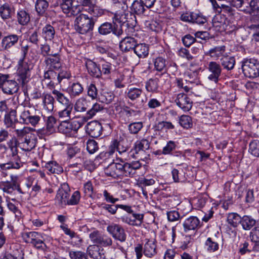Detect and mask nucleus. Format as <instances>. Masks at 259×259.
I'll list each match as a JSON object with an SVG mask.
<instances>
[{"label":"nucleus","mask_w":259,"mask_h":259,"mask_svg":"<svg viewBox=\"0 0 259 259\" xmlns=\"http://www.w3.org/2000/svg\"><path fill=\"white\" fill-rule=\"evenodd\" d=\"M20 58L15 66V78H12L10 74L0 72V89L4 94L13 95L17 93L20 87L26 89L27 84L31 79L32 71L34 64L31 61L26 58L30 46L20 42Z\"/></svg>","instance_id":"nucleus-1"},{"label":"nucleus","mask_w":259,"mask_h":259,"mask_svg":"<svg viewBox=\"0 0 259 259\" xmlns=\"http://www.w3.org/2000/svg\"><path fill=\"white\" fill-rule=\"evenodd\" d=\"M0 157L5 162L0 164V175L2 177L7 176L6 169H19L23 167L24 162L18 155L17 141L11 139L7 144H0Z\"/></svg>","instance_id":"nucleus-2"},{"label":"nucleus","mask_w":259,"mask_h":259,"mask_svg":"<svg viewBox=\"0 0 259 259\" xmlns=\"http://www.w3.org/2000/svg\"><path fill=\"white\" fill-rule=\"evenodd\" d=\"M128 158H117L116 162L110 163L106 167V175L115 179L134 177L137 175V170L142 167V163L138 160L127 162Z\"/></svg>","instance_id":"nucleus-3"},{"label":"nucleus","mask_w":259,"mask_h":259,"mask_svg":"<svg viewBox=\"0 0 259 259\" xmlns=\"http://www.w3.org/2000/svg\"><path fill=\"white\" fill-rule=\"evenodd\" d=\"M22 237L24 242L37 250L46 251L49 249L47 242L49 237L43 233L36 231L25 232Z\"/></svg>","instance_id":"nucleus-4"},{"label":"nucleus","mask_w":259,"mask_h":259,"mask_svg":"<svg viewBox=\"0 0 259 259\" xmlns=\"http://www.w3.org/2000/svg\"><path fill=\"white\" fill-rule=\"evenodd\" d=\"M172 179L175 183H191L196 178V171L193 167L186 163L178 165L171 171Z\"/></svg>","instance_id":"nucleus-5"},{"label":"nucleus","mask_w":259,"mask_h":259,"mask_svg":"<svg viewBox=\"0 0 259 259\" xmlns=\"http://www.w3.org/2000/svg\"><path fill=\"white\" fill-rule=\"evenodd\" d=\"M132 137L128 134L123 133L116 139H112L110 145L114 151H117L122 157H129L128 153L132 147Z\"/></svg>","instance_id":"nucleus-6"},{"label":"nucleus","mask_w":259,"mask_h":259,"mask_svg":"<svg viewBox=\"0 0 259 259\" xmlns=\"http://www.w3.org/2000/svg\"><path fill=\"white\" fill-rule=\"evenodd\" d=\"M154 70L161 74L169 72L171 74H175L178 71V66L176 63L170 59H166L159 56L153 59Z\"/></svg>","instance_id":"nucleus-7"},{"label":"nucleus","mask_w":259,"mask_h":259,"mask_svg":"<svg viewBox=\"0 0 259 259\" xmlns=\"http://www.w3.org/2000/svg\"><path fill=\"white\" fill-rule=\"evenodd\" d=\"M242 73L246 77H259V61L255 58L246 57L240 62Z\"/></svg>","instance_id":"nucleus-8"},{"label":"nucleus","mask_w":259,"mask_h":259,"mask_svg":"<svg viewBox=\"0 0 259 259\" xmlns=\"http://www.w3.org/2000/svg\"><path fill=\"white\" fill-rule=\"evenodd\" d=\"M95 24V20L88 15L80 14L75 19L74 28L77 32L85 34L92 32Z\"/></svg>","instance_id":"nucleus-9"},{"label":"nucleus","mask_w":259,"mask_h":259,"mask_svg":"<svg viewBox=\"0 0 259 259\" xmlns=\"http://www.w3.org/2000/svg\"><path fill=\"white\" fill-rule=\"evenodd\" d=\"M135 252L137 259H141L143 255L148 258L154 257L158 253L156 242L148 239L144 246L139 243L135 247Z\"/></svg>","instance_id":"nucleus-10"},{"label":"nucleus","mask_w":259,"mask_h":259,"mask_svg":"<svg viewBox=\"0 0 259 259\" xmlns=\"http://www.w3.org/2000/svg\"><path fill=\"white\" fill-rule=\"evenodd\" d=\"M82 126L81 122L78 120L70 121L69 119L61 121L58 126L60 133L68 137H73L77 133L78 130Z\"/></svg>","instance_id":"nucleus-11"},{"label":"nucleus","mask_w":259,"mask_h":259,"mask_svg":"<svg viewBox=\"0 0 259 259\" xmlns=\"http://www.w3.org/2000/svg\"><path fill=\"white\" fill-rule=\"evenodd\" d=\"M97 33L101 36L105 37L113 35L119 38L123 34V30L121 27H118V25L106 21L98 26Z\"/></svg>","instance_id":"nucleus-12"},{"label":"nucleus","mask_w":259,"mask_h":259,"mask_svg":"<svg viewBox=\"0 0 259 259\" xmlns=\"http://www.w3.org/2000/svg\"><path fill=\"white\" fill-rule=\"evenodd\" d=\"M77 6H81L89 14L95 17L106 15L109 11L101 8L97 5V0H77Z\"/></svg>","instance_id":"nucleus-13"},{"label":"nucleus","mask_w":259,"mask_h":259,"mask_svg":"<svg viewBox=\"0 0 259 259\" xmlns=\"http://www.w3.org/2000/svg\"><path fill=\"white\" fill-rule=\"evenodd\" d=\"M22 36L16 33H7L2 36L1 47L2 50L10 52L21 42Z\"/></svg>","instance_id":"nucleus-14"},{"label":"nucleus","mask_w":259,"mask_h":259,"mask_svg":"<svg viewBox=\"0 0 259 259\" xmlns=\"http://www.w3.org/2000/svg\"><path fill=\"white\" fill-rule=\"evenodd\" d=\"M150 142L146 138H142L134 142L130 149L128 154L132 158H135L140 154L145 153L150 149Z\"/></svg>","instance_id":"nucleus-15"},{"label":"nucleus","mask_w":259,"mask_h":259,"mask_svg":"<svg viewBox=\"0 0 259 259\" xmlns=\"http://www.w3.org/2000/svg\"><path fill=\"white\" fill-rule=\"evenodd\" d=\"M105 126H108V124L104 125L97 120L92 121L87 123L86 125V132L89 136L93 138H98L105 137L107 134L104 133Z\"/></svg>","instance_id":"nucleus-16"},{"label":"nucleus","mask_w":259,"mask_h":259,"mask_svg":"<svg viewBox=\"0 0 259 259\" xmlns=\"http://www.w3.org/2000/svg\"><path fill=\"white\" fill-rule=\"evenodd\" d=\"M241 11L251 16V23L257 22L259 20V0H248Z\"/></svg>","instance_id":"nucleus-17"},{"label":"nucleus","mask_w":259,"mask_h":259,"mask_svg":"<svg viewBox=\"0 0 259 259\" xmlns=\"http://www.w3.org/2000/svg\"><path fill=\"white\" fill-rule=\"evenodd\" d=\"M16 22L22 26H27L31 21L32 12L26 7H19L15 13Z\"/></svg>","instance_id":"nucleus-18"},{"label":"nucleus","mask_w":259,"mask_h":259,"mask_svg":"<svg viewBox=\"0 0 259 259\" xmlns=\"http://www.w3.org/2000/svg\"><path fill=\"white\" fill-rule=\"evenodd\" d=\"M182 225L185 234L195 233L197 234L198 230L202 226L200 220L197 217L193 215L187 218Z\"/></svg>","instance_id":"nucleus-19"},{"label":"nucleus","mask_w":259,"mask_h":259,"mask_svg":"<svg viewBox=\"0 0 259 259\" xmlns=\"http://www.w3.org/2000/svg\"><path fill=\"white\" fill-rule=\"evenodd\" d=\"M40 120V116L35 112L33 114L29 110L24 109L19 114V122L21 124L35 126Z\"/></svg>","instance_id":"nucleus-20"},{"label":"nucleus","mask_w":259,"mask_h":259,"mask_svg":"<svg viewBox=\"0 0 259 259\" xmlns=\"http://www.w3.org/2000/svg\"><path fill=\"white\" fill-rule=\"evenodd\" d=\"M17 132L19 135L22 136V142L20 144L23 151H30L35 148L36 140L33 135L30 133L24 134L23 130H17Z\"/></svg>","instance_id":"nucleus-21"},{"label":"nucleus","mask_w":259,"mask_h":259,"mask_svg":"<svg viewBox=\"0 0 259 259\" xmlns=\"http://www.w3.org/2000/svg\"><path fill=\"white\" fill-rule=\"evenodd\" d=\"M70 191L69 186L66 183L62 184L59 188L56 195V199L60 206L64 207L68 205L70 195Z\"/></svg>","instance_id":"nucleus-22"},{"label":"nucleus","mask_w":259,"mask_h":259,"mask_svg":"<svg viewBox=\"0 0 259 259\" xmlns=\"http://www.w3.org/2000/svg\"><path fill=\"white\" fill-rule=\"evenodd\" d=\"M84 65L87 72L90 76L100 79L99 64V58L91 59L90 58L84 59Z\"/></svg>","instance_id":"nucleus-23"},{"label":"nucleus","mask_w":259,"mask_h":259,"mask_svg":"<svg viewBox=\"0 0 259 259\" xmlns=\"http://www.w3.org/2000/svg\"><path fill=\"white\" fill-rule=\"evenodd\" d=\"M90 238L95 245L101 247L109 246L112 244V240L109 236L102 235L98 231H95L90 233Z\"/></svg>","instance_id":"nucleus-24"},{"label":"nucleus","mask_w":259,"mask_h":259,"mask_svg":"<svg viewBox=\"0 0 259 259\" xmlns=\"http://www.w3.org/2000/svg\"><path fill=\"white\" fill-rule=\"evenodd\" d=\"M17 107H14L10 111L4 114L3 122L7 128H15L16 125L19 122V117H18Z\"/></svg>","instance_id":"nucleus-25"},{"label":"nucleus","mask_w":259,"mask_h":259,"mask_svg":"<svg viewBox=\"0 0 259 259\" xmlns=\"http://www.w3.org/2000/svg\"><path fill=\"white\" fill-rule=\"evenodd\" d=\"M144 214L136 213L133 210L130 214L123 215L121 218L122 222L133 226H140L143 223Z\"/></svg>","instance_id":"nucleus-26"},{"label":"nucleus","mask_w":259,"mask_h":259,"mask_svg":"<svg viewBox=\"0 0 259 259\" xmlns=\"http://www.w3.org/2000/svg\"><path fill=\"white\" fill-rule=\"evenodd\" d=\"M179 143L173 140H168L166 142V145L163 147V152L165 155H168L172 157H181L183 156L182 151L179 150Z\"/></svg>","instance_id":"nucleus-27"},{"label":"nucleus","mask_w":259,"mask_h":259,"mask_svg":"<svg viewBox=\"0 0 259 259\" xmlns=\"http://www.w3.org/2000/svg\"><path fill=\"white\" fill-rule=\"evenodd\" d=\"M107 231L113 238L121 242H124L126 239V235L124 229L119 225L113 224L107 227Z\"/></svg>","instance_id":"nucleus-28"},{"label":"nucleus","mask_w":259,"mask_h":259,"mask_svg":"<svg viewBox=\"0 0 259 259\" xmlns=\"http://www.w3.org/2000/svg\"><path fill=\"white\" fill-rule=\"evenodd\" d=\"M175 102L176 105L184 112L190 110L193 105L191 99L185 93L178 94Z\"/></svg>","instance_id":"nucleus-29"},{"label":"nucleus","mask_w":259,"mask_h":259,"mask_svg":"<svg viewBox=\"0 0 259 259\" xmlns=\"http://www.w3.org/2000/svg\"><path fill=\"white\" fill-rule=\"evenodd\" d=\"M15 14V9L12 3L5 2L0 4V17L4 21L11 19Z\"/></svg>","instance_id":"nucleus-30"},{"label":"nucleus","mask_w":259,"mask_h":259,"mask_svg":"<svg viewBox=\"0 0 259 259\" xmlns=\"http://www.w3.org/2000/svg\"><path fill=\"white\" fill-rule=\"evenodd\" d=\"M207 69L210 72L208 79L215 83H218L222 71L221 65L217 62L211 61L208 64Z\"/></svg>","instance_id":"nucleus-31"},{"label":"nucleus","mask_w":259,"mask_h":259,"mask_svg":"<svg viewBox=\"0 0 259 259\" xmlns=\"http://www.w3.org/2000/svg\"><path fill=\"white\" fill-rule=\"evenodd\" d=\"M238 246L237 253L239 255L249 254L251 252L259 253V249L254 246L252 243H250L248 240H242L239 243Z\"/></svg>","instance_id":"nucleus-32"},{"label":"nucleus","mask_w":259,"mask_h":259,"mask_svg":"<svg viewBox=\"0 0 259 259\" xmlns=\"http://www.w3.org/2000/svg\"><path fill=\"white\" fill-rule=\"evenodd\" d=\"M75 0H61L60 6L63 12L69 17L75 16L80 11L77 10V5H74Z\"/></svg>","instance_id":"nucleus-33"},{"label":"nucleus","mask_w":259,"mask_h":259,"mask_svg":"<svg viewBox=\"0 0 259 259\" xmlns=\"http://www.w3.org/2000/svg\"><path fill=\"white\" fill-rule=\"evenodd\" d=\"M44 62L48 69L53 70H59L62 66L61 56L58 53H54L49 57H46Z\"/></svg>","instance_id":"nucleus-34"},{"label":"nucleus","mask_w":259,"mask_h":259,"mask_svg":"<svg viewBox=\"0 0 259 259\" xmlns=\"http://www.w3.org/2000/svg\"><path fill=\"white\" fill-rule=\"evenodd\" d=\"M138 40L132 36H126L119 42L120 50L124 53L134 51Z\"/></svg>","instance_id":"nucleus-35"},{"label":"nucleus","mask_w":259,"mask_h":259,"mask_svg":"<svg viewBox=\"0 0 259 259\" xmlns=\"http://www.w3.org/2000/svg\"><path fill=\"white\" fill-rule=\"evenodd\" d=\"M217 234H219L218 232ZM219 239L217 233L213 236L208 237L204 243V248L208 253H213L218 251L220 248Z\"/></svg>","instance_id":"nucleus-36"},{"label":"nucleus","mask_w":259,"mask_h":259,"mask_svg":"<svg viewBox=\"0 0 259 259\" xmlns=\"http://www.w3.org/2000/svg\"><path fill=\"white\" fill-rule=\"evenodd\" d=\"M100 76V79L103 78V76L106 77L110 76L113 70V65L103 58H99Z\"/></svg>","instance_id":"nucleus-37"},{"label":"nucleus","mask_w":259,"mask_h":259,"mask_svg":"<svg viewBox=\"0 0 259 259\" xmlns=\"http://www.w3.org/2000/svg\"><path fill=\"white\" fill-rule=\"evenodd\" d=\"M10 182H7L4 184L3 191L8 193H12L17 190L20 194H24L20 187L17 177L11 176Z\"/></svg>","instance_id":"nucleus-38"},{"label":"nucleus","mask_w":259,"mask_h":259,"mask_svg":"<svg viewBox=\"0 0 259 259\" xmlns=\"http://www.w3.org/2000/svg\"><path fill=\"white\" fill-rule=\"evenodd\" d=\"M83 91V87L77 80L70 81L66 89V92L71 98L79 96Z\"/></svg>","instance_id":"nucleus-39"},{"label":"nucleus","mask_w":259,"mask_h":259,"mask_svg":"<svg viewBox=\"0 0 259 259\" xmlns=\"http://www.w3.org/2000/svg\"><path fill=\"white\" fill-rule=\"evenodd\" d=\"M87 253L93 259H104V250L97 245H92L88 247Z\"/></svg>","instance_id":"nucleus-40"},{"label":"nucleus","mask_w":259,"mask_h":259,"mask_svg":"<svg viewBox=\"0 0 259 259\" xmlns=\"http://www.w3.org/2000/svg\"><path fill=\"white\" fill-rule=\"evenodd\" d=\"M258 222L257 220L254 219L251 215H244L241 218L240 225L243 230L249 231L258 225Z\"/></svg>","instance_id":"nucleus-41"},{"label":"nucleus","mask_w":259,"mask_h":259,"mask_svg":"<svg viewBox=\"0 0 259 259\" xmlns=\"http://www.w3.org/2000/svg\"><path fill=\"white\" fill-rule=\"evenodd\" d=\"M213 201L212 199L208 195L204 194L194 198L193 203L197 209H200L204 207L209 208L211 202Z\"/></svg>","instance_id":"nucleus-42"},{"label":"nucleus","mask_w":259,"mask_h":259,"mask_svg":"<svg viewBox=\"0 0 259 259\" xmlns=\"http://www.w3.org/2000/svg\"><path fill=\"white\" fill-rule=\"evenodd\" d=\"M156 180H157L156 175L154 174H146L143 177L139 178L137 180V184L139 187L143 188L153 185L155 184Z\"/></svg>","instance_id":"nucleus-43"},{"label":"nucleus","mask_w":259,"mask_h":259,"mask_svg":"<svg viewBox=\"0 0 259 259\" xmlns=\"http://www.w3.org/2000/svg\"><path fill=\"white\" fill-rule=\"evenodd\" d=\"M221 16L224 17L226 20L229 21H233L235 19L236 15L238 13L236 12L235 10L228 6L222 5L220 10H218Z\"/></svg>","instance_id":"nucleus-44"},{"label":"nucleus","mask_w":259,"mask_h":259,"mask_svg":"<svg viewBox=\"0 0 259 259\" xmlns=\"http://www.w3.org/2000/svg\"><path fill=\"white\" fill-rule=\"evenodd\" d=\"M51 0H35V10L37 16L42 17L47 14Z\"/></svg>","instance_id":"nucleus-45"},{"label":"nucleus","mask_w":259,"mask_h":259,"mask_svg":"<svg viewBox=\"0 0 259 259\" xmlns=\"http://www.w3.org/2000/svg\"><path fill=\"white\" fill-rule=\"evenodd\" d=\"M142 93L143 90L141 89L129 85L125 91L124 94L126 98L132 101H135L141 97Z\"/></svg>","instance_id":"nucleus-46"},{"label":"nucleus","mask_w":259,"mask_h":259,"mask_svg":"<svg viewBox=\"0 0 259 259\" xmlns=\"http://www.w3.org/2000/svg\"><path fill=\"white\" fill-rule=\"evenodd\" d=\"M110 13L113 15L112 17V23L118 25V27H121V28L122 29L123 26L127 21L128 14L124 12H118L117 11L114 13L111 12Z\"/></svg>","instance_id":"nucleus-47"},{"label":"nucleus","mask_w":259,"mask_h":259,"mask_svg":"<svg viewBox=\"0 0 259 259\" xmlns=\"http://www.w3.org/2000/svg\"><path fill=\"white\" fill-rule=\"evenodd\" d=\"M42 99L44 108L49 112H52L55 103L54 96L50 93H44L42 94Z\"/></svg>","instance_id":"nucleus-48"},{"label":"nucleus","mask_w":259,"mask_h":259,"mask_svg":"<svg viewBox=\"0 0 259 259\" xmlns=\"http://www.w3.org/2000/svg\"><path fill=\"white\" fill-rule=\"evenodd\" d=\"M133 52L139 58H145L149 55V46L138 41Z\"/></svg>","instance_id":"nucleus-49"},{"label":"nucleus","mask_w":259,"mask_h":259,"mask_svg":"<svg viewBox=\"0 0 259 259\" xmlns=\"http://www.w3.org/2000/svg\"><path fill=\"white\" fill-rule=\"evenodd\" d=\"M226 51L225 46H218L210 49L207 52L205 53L207 56H210L211 58L217 60L220 57H222Z\"/></svg>","instance_id":"nucleus-50"},{"label":"nucleus","mask_w":259,"mask_h":259,"mask_svg":"<svg viewBox=\"0 0 259 259\" xmlns=\"http://www.w3.org/2000/svg\"><path fill=\"white\" fill-rule=\"evenodd\" d=\"M220 63L224 69L230 71L234 68L236 60L234 57L224 55L220 59Z\"/></svg>","instance_id":"nucleus-51"},{"label":"nucleus","mask_w":259,"mask_h":259,"mask_svg":"<svg viewBox=\"0 0 259 259\" xmlns=\"http://www.w3.org/2000/svg\"><path fill=\"white\" fill-rule=\"evenodd\" d=\"M52 94L54 96L55 101L62 105L72 103L69 98L61 90H53Z\"/></svg>","instance_id":"nucleus-52"},{"label":"nucleus","mask_w":259,"mask_h":259,"mask_svg":"<svg viewBox=\"0 0 259 259\" xmlns=\"http://www.w3.org/2000/svg\"><path fill=\"white\" fill-rule=\"evenodd\" d=\"M55 33L54 27L50 24H47L42 29V36L46 41H52Z\"/></svg>","instance_id":"nucleus-53"},{"label":"nucleus","mask_w":259,"mask_h":259,"mask_svg":"<svg viewBox=\"0 0 259 259\" xmlns=\"http://www.w3.org/2000/svg\"><path fill=\"white\" fill-rule=\"evenodd\" d=\"M159 79L158 78H150L145 82V89L147 92L157 93L159 92Z\"/></svg>","instance_id":"nucleus-54"},{"label":"nucleus","mask_w":259,"mask_h":259,"mask_svg":"<svg viewBox=\"0 0 259 259\" xmlns=\"http://www.w3.org/2000/svg\"><path fill=\"white\" fill-rule=\"evenodd\" d=\"M145 28L149 31L153 32L157 34L162 31V25L161 23L156 20H146L145 22Z\"/></svg>","instance_id":"nucleus-55"},{"label":"nucleus","mask_w":259,"mask_h":259,"mask_svg":"<svg viewBox=\"0 0 259 259\" xmlns=\"http://www.w3.org/2000/svg\"><path fill=\"white\" fill-rule=\"evenodd\" d=\"M91 102L85 98H79L74 105V109L77 112H84L91 106Z\"/></svg>","instance_id":"nucleus-56"},{"label":"nucleus","mask_w":259,"mask_h":259,"mask_svg":"<svg viewBox=\"0 0 259 259\" xmlns=\"http://www.w3.org/2000/svg\"><path fill=\"white\" fill-rule=\"evenodd\" d=\"M99 207L106 213L110 215L115 214L117 210V204L101 202L98 204Z\"/></svg>","instance_id":"nucleus-57"},{"label":"nucleus","mask_w":259,"mask_h":259,"mask_svg":"<svg viewBox=\"0 0 259 259\" xmlns=\"http://www.w3.org/2000/svg\"><path fill=\"white\" fill-rule=\"evenodd\" d=\"M241 218L237 212H230L227 214L226 223L232 227H237L241 224Z\"/></svg>","instance_id":"nucleus-58"},{"label":"nucleus","mask_w":259,"mask_h":259,"mask_svg":"<svg viewBox=\"0 0 259 259\" xmlns=\"http://www.w3.org/2000/svg\"><path fill=\"white\" fill-rule=\"evenodd\" d=\"M111 145L110 144L108 147V150L106 151H103L100 152L95 158L96 161L99 162L100 163L106 162L107 160L109 159L111 156L113 155L115 152Z\"/></svg>","instance_id":"nucleus-59"},{"label":"nucleus","mask_w":259,"mask_h":259,"mask_svg":"<svg viewBox=\"0 0 259 259\" xmlns=\"http://www.w3.org/2000/svg\"><path fill=\"white\" fill-rule=\"evenodd\" d=\"M248 152L253 157H259V140L252 139L250 141Z\"/></svg>","instance_id":"nucleus-60"},{"label":"nucleus","mask_w":259,"mask_h":259,"mask_svg":"<svg viewBox=\"0 0 259 259\" xmlns=\"http://www.w3.org/2000/svg\"><path fill=\"white\" fill-rule=\"evenodd\" d=\"M46 168L52 174H60L63 171V167L56 161H50L45 165Z\"/></svg>","instance_id":"nucleus-61"},{"label":"nucleus","mask_w":259,"mask_h":259,"mask_svg":"<svg viewBox=\"0 0 259 259\" xmlns=\"http://www.w3.org/2000/svg\"><path fill=\"white\" fill-rule=\"evenodd\" d=\"M24 252L21 249H18L13 254L9 252L3 253L0 257V259H24Z\"/></svg>","instance_id":"nucleus-62"},{"label":"nucleus","mask_w":259,"mask_h":259,"mask_svg":"<svg viewBox=\"0 0 259 259\" xmlns=\"http://www.w3.org/2000/svg\"><path fill=\"white\" fill-rule=\"evenodd\" d=\"M145 7L141 1L140 2L134 1L130 8L132 13L139 15L144 13L145 11Z\"/></svg>","instance_id":"nucleus-63"},{"label":"nucleus","mask_w":259,"mask_h":259,"mask_svg":"<svg viewBox=\"0 0 259 259\" xmlns=\"http://www.w3.org/2000/svg\"><path fill=\"white\" fill-rule=\"evenodd\" d=\"M250 242L259 249V226L254 227L249 232Z\"/></svg>","instance_id":"nucleus-64"}]
</instances>
